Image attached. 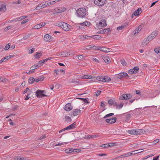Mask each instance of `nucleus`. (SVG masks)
Returning <instances> with one entry per match:
<instances>
[{"instance_id": "423d86ee", "label": "nucleus", "mask_w": 160, "mask_h": 160, "mask_svg": "<svg viewBox=\"0 0 160 160\" xmlns=\"http://www.w3.org/2000/svg\"><path fill=\"white\" fill-rule=\"evenodd\" d=\"M142 12V9L140 8H138L136 10L132 15V18H133L134 16H138Z\"/></svg>"}, {"instance_id": "bb28decb", "label": "nucleus", "mask_w": 160, "mask_h": 160, "mask_svg": "<svg viewBox=\"0 0 160 160\" xmlns=\"http://www.w3.org/2000/svg\"><path fill=\"white\" fill-rule=\"evenodd\" d=\"M26 18V16H23L19 17L18 18H16L15 19V21L17 22V21H20Z\"/></svg>"}, {"instance_id": "8fccbe9b", "label": "nucleus", "mask_w": 160, "mask_h": 160, "mask_svg": "<svg viewBox=\"0 0 160 160\" xmlns=\"http://www.w3.org/2000/svg\"><path fill=\"white\" fill-rule=\"evenodd\" d=\"M43 8H42V5H38V6L36 7L35 8V10H39L40 9H42Z\"/></svg>"}, {"instance_id": "6e6552de", "label": "nucleus", "mask_w": 160, "mask_h": 160, "mask_svg": "<svg viewBox=\"0 0 160 160\" xmlns=\"http://www.w3.org/2000/svg\"><path fill=\"white\" fill-rule=\"evenodd\" d=\"M117 120V118L115 117H114L112 118L106 119V122L110 124H112L115 122Z\"/></svg>"}, {"instance_id": "aec40b11", "label": "nucleus", "mask_w": 160, "mask_h": 160, "mask_svg": "<svg viewBox=\"0 0 160 160\" xmlns=\"http://www.w3.org/2000/svg\"><path fill=\"white\" fill-rule=\"evenodd\" d=\"M111 80V79L109 77L103 76L102 82H106L110 81Z\"/></svg>"}, {"instance_id": "5701e85b", "label": "nucleus", "mask_w": 160, "mask_h": 160, "mask_svg": "<svg viewBox=\"0 0 160 160\" xmlns=\"http://www.w3.org/2000/svg\"><path fill=\"white\" fill-rule=\"evenodd\" d=\"M103 60L107 63H109L110 62V59L108 57H103L102 58Z\"/></svg>"}, {"instance_id": "473e14b6", "label": "nucleus", "mask_w": 160, "mask_h": 160, "mask_svg": "<svg viewBox=\"0 0 160 160\" xmlns=\"http://www.w3.org/2000/svg\"><path fill=\"white\" fill-rule=\"evenodd\" d=\"M6 10V5H1L0 8V12L1 11L5 12Z\"/></svg>"}, {"instance_id": "9d476101", "label": "nucleus", "mask_w": 160, "mask_h": 160, "mask_svg": "<svg viewBox=\"0 0 160 160\" xmlns=\"http://www.w3.org/2000/svg\"><path fill=\"white\" fill-rule=\"evenodd\" d=\"M52 37L48 34H46L44 37V39L46 42H50L52 40Z\"/></svg>"}, {"instance_id": "1a4fd4ad", "label": "nucleus", "mask_w": 160, "mask_h": 160, "mask_svg": "<svg viewBox=\"0 0 160 160\" xmlns=\"http://www.w3.org/2000/svg\"><path fill=\"white\" fill-rule=\"evenodd\" d=\"M64 109L66 111H69L72 109V107L71 106V104L69 103L66 105Z\"/></svg>"}, {"instance_id": "a878e982", "label": "nucleus", "mask_w": 160, "mask_h": 160, "mask_svg": "<svg viewBox=\"0 0 160 160\" xmlns=\"http://www.w3.org/2000/svg\"><path fill=\"white\" fill-rule=\"evenodd\" d=\"M99 137L98 135H87L86 138L88 139H91L93 138H97Z\"/></svg>"}, {"instance_id": "ddd939ff", "label": "nucleus", "mask_w": 160, "mask_h": 160, "mask_svg": "<svg viewBox=\"0 0 160 160\" xmlns=\"http://www.w3.org/2000/svg\"><path fill=\"white\" fill-rule=\"evenodd\" d=\"M94 3L95 4L98 6H101L105 4L104 2H102V0H95Z\"/></svg>"}, {"instance_id": "c85d7f7f", "label": "nucleus", "mask_w": 160, "mask_h": 160, "mask_svg": "<svg viewBox=\"0 0 160 160\" xmlns=\"http://www.w3.org/2000/svg\"><path fill=\"white\" fill-rule=\"evenodd\" d=\"M143 133V131L142 129H136V134H141Z\"/></svg>"}, {"instance_id": "338daca9", "label": "nucleus", "mask_w": 160, "mask_h": 160, "mask_svg": "<svg viewBox=\"0 0 160 160\" xmlns=\"http://www.w3.org/2000/svg\"><path fill=\"white\" fill-rule=\"evenodd\" d=\"M28 21V19H26L22 21L21 22V24L22 25L27 22Z\"/></svg>"}, {"instance_id": "393cba45", "label": "nucleus", "mask_w": 160, "mask_h": 160, "mask_svg": "<svg viewBox=\"0 0 160 160\" xmlns=\"http://www.w3.org/2000/svg\"><path fill=\"white\" fill-rule=\"evenodd\" d=\"M127 132L129 134L132 135H135L136 134V129L129 130Z\"/></svg>"}, {"instance_id": "9b49d317", "label": "nucleus", "mask_w": 160, "mask_h": 160, "mask_svg": "<svg viewBox=\"0 0 160 160\" xmlns=\"http://www.w3.org/2000/svg\"><path fill=\"white\" fill-rule=\"evenodd\" d=\"M59 55L62 57H68L70 55V54L68 52L63 51L60 52L59 53Z\"/></svg>"}, {"instance_id": "3c124183", "label": "nucleus", "mask_w": 160, "mask_h": 160, "mask_svg": "<svg viewBox=\"0 0 160 160\" xmlns=\"http://www.w3.org/2000/svg\"><path fill=\"white\" fill-rule=\"evenodd\" d=\"M113 115H114L113 113H110L108 114H107L105 116H104V117H103V118H106L108 117L111 116Z\"/></svg>"}, {"instance_id": "4468645a", "label": "nucleus", "mask_w": 160, "mask_h": 160, "mask_svg": "<svg viewBox=\"0 0 160 160\" xmlns=\"http://www.w3.org/2000/svg\"><path fill=\"white\" fill-rule=\"evenodd\" d=\"M100 25H101V27H105L107 26V24L106 23V20L104 19H102L99 22Z\"/></svg>"}, {"instance_id": "49530a36", "label": "nucleus", "mask_w": 160, "mask_h": 160, "mask_svg": "<svg viewBox=\"0 0 160 160\" xmlns=\"http://www.w3.org/2000/svg\"><path fill=\"white\" fill-rule=\"evenodd\" d=\"M9 44L10 43H8L6 45L4 48V50L5 51L8 50L9 49V48H10V45Z\"/></svg>"}, {"instance_id": "7ed1b4c3", "label": "nucleus", "mask_w": 160, "mask_h": 160, "mask_svg": "<svg viewBox=\"0 0 160 160\" xmlns=\"http://www.w3.org/2000/svg\"><path fill=\"white\" fill-rule=\"evenodd\" d=\"M46 94L45 91H37L36 92V94L38 98H42L48 96V95H47Z\"/></svg>"}, {"instance_id": "e433bc0d", "label": "nucleus", "mask_w": 160, "mask_h": 160, "mask_svg": "<svg viewBox=\"0 0 160 160\" xmlns=\"http://www.w3.org/2000/svg\"><path fill=\"white\" fill-rule=\"evenodd\" d=\"M158 34V32L157 31H155L153 32L150 35L155 38L157 36Z\"/></svg>"}, {"instance_id": "a211bd4d", "label": "nucleus", "mask_w": 160, "mask_h": 160, "mask_svg": "<svg viewBox=\"0 0 160 160\" xmlns=\"http://www.w3.org/2000/svg\"><path fill=\"white\" fill-rule=\"evenodd\" d=\"M76 124L75 122H74L72 124L66 127V129H68V130H71L75 128L76 127Z\"/></svg>"}, {"instance_id": "2f4dec72", "label": "nucleus", "mask_w": 160, "mask_h": 160, "mask_svg": "<svg viewBox=\"0 0 160 160\" xmlns=\"http://www.w3.org/2000/svg\"><path fill=\"white\" fill-rule=\"evenodd\" d=\"M28 82L29 84H32L35 82V79L33 77H30L29 78Z\"/></svg>"}, {"instance_id": "58836bf2", "label": "nucleus", "mask_w": 160, "mask_h": 160, "mask_svg": "<svg viewBox=\"0 0 160 160\" xmlns=\"http://www.w3.org/2000/svg\"><path fill=\"white\" fill-rule=\"evenodd\" d=\"M150 41H148V40H147V38L144 39L143 42H142V45L143 46H145L147 44H148Z\"/></svg>"}, {"instance_id": "f03ea898", "label": "nucleus", "mask_w": 160, "mask_h": 160, "mask_svg": "<svg viewBox=\"0 0 160 160\" xmlns=\"http://www.w3.org/2000/svg\"><path fill=\"white\" fill-rule=\"evenodd\" d=\"M58 26L62 28L64 31H68L71 29V26L68 24L64 22H61L58 23Z\"/></svg>"}, {"instance_id": "37998d69", "label": "nucleus", "mask_w": 160, "mask_h": 160, "mask_svg": "<svg viewBox=\"0 0 160 160\" xmlns=\"http://www.w3.org/2000/svg\"><path fill=\"white\" fill-rule=\"evenodd\" d=\"M128 73L129 74H133L136 73V71H134L132 69H130L128 71Z\"/></svg>"}, {"instance_id": "f8f14e48", "label": "nucleus", "mask_w": 160, "mask_h": 160, "mask_svg": "<svg viewBox=\"0 0 160 160\" xmlns=\"http://www.w3.org/2000/svg\"><path fill=\"white\" fill-rule=\"evenodd\" d=\"M111 30L110 28H106L103 30H101L100 31L97 32V33L98 34H102L104 33L105 32H110Z\"/></svg>"}, {"instance_id": "bf43d9fd", "label": "nucleus", "mask_w": 160, "mask_h": 160, "mask_svg": "<svg viewBox=\"0 0 160 160\" xmlns=\"http://www.w3.org/2000/svg\"><path fill=\"white\" fill-rule=\"evenodd\" d=\"M60 86L59 84H57L55 86H54V88L55 89H58L60 88Z\"/></svg>"}, {"instance_id": "2eb2a0df", "label": "nucleus", "mask_w": 160, "mask_h": 160, "mask_svg": "<svg viewBox=\"0 0 160 160\" xmlns=\"http://www.w3.org/2000/svg\"><path fill=\"white\" fill-rule=\"evenodd\" d=\"M99 50L103 52H108L110 51V49L109 48H106L105 47H99Z\"/></svg>"}, {"instance_id": "7c9ffc66", "label": "nucleus", "mask_w": 160, "mask_h": 160, "mask_svg": "<svg viewBox=\"0 0 160 160\" xmlns=\"http://www.w3.org/2000/svg\"><path fill=\"white\" fill-rule=\"evenodd\" d=\"M74 150L71 148L67 149L65 150V152L66 153H69L72 152H74Z\"/></svg>"}, {"instance_id": "79ce46f5", "label": "nucleus", "mask_w": 160, "mask_h": 160, "mask_svg": "<svg viewBox=\"0 0 160 160\" xmlns=\"http://www.w3.org/2000/svg\"><path fill=\"white\" fill-rule=\"evenodd\" d=\"M108 103L110 105H116V103L114 102L112 99L109 100L108 101Z\"/></svg>"}, {"instance_id": "e2e57ef3", "label": "nucleus", "mask_w": 160, "mask_h": 160, "mask_svg": "<svg viewBox=\"0 0 160 160\" xmlns=\"http://www.w3.org/2000/svg\"><path fill=\"white\" fill-rule=\"evenodd\" d=\"M41 66H40L38 65V64H37L36 65H34L32 66L31 68H31H36V67H37V68H38V67H40Z\"/></svg>"}, {"instance_id": "cd10ccee", "label": "nucleus", "mask_w": 160, "mask_h": 160, "mask_svg": "<svg viewBox=\"0 0 160 160\" xmlns=\"http://www.w3.org/2000/svg\"><path fill=\"white\" fill-rule=\"evenodd\" d=\"M144 151L143 149H139L136 150H135L133 151V155H135L138 153H139L140 152H142Z\"/></svg>"}, {"instance_id": "b1692460", "label": "nucleus", "mask_w": 160, "mask_h": 160, "mask_svg": "<svg viewBox=\"0 0 160 160\" xmlns=\"http://www.w3.org/2000/svg\"><path fill=\"white\" fill-rule=\"evenodd\" d=\"M91 38H93V39L94 40H100L101 38L102 37L100 35H96L91 36Z\"/></svg>"}, {"instance_id": "c9c22d12", "label": "nucleus", "mask_w": 160, "mask_h": 160, "mask_svg": "<svg viewBox=\"0 0 160 160\" xmlns=\"http://www.w3.org/2000/svg\"><path fill=\"white\" fill-rule=\"evenodd\" d=\"M42 52H36V54L35 55V56H36V58H39L42 55Z\"/></svg>"}, {"instance_id": "09e8293b", "label": "nucleus", "mask_w": 160, "mask_h": 160, "mask_svg": "<svg viewBox=\"0 0 160 160\" xmlns=\"http://www.w3.org/2000/svg\"><path fill=\"white\" fill-rule=\"evenodd\" d=\"M121 62L123 66H125L127 64V63L126 62L125 60L124 59L121 60Z\"/></svg>"}, {"instance_id": "de8ad7c7", "label": "nucleus", "mask_w": 160, "mask_h": 160, "mask_svg": "<svg viewBox=\"0 0 160 160\" xmlns=\"http://www.w3.org/2000/svg\"><path fill=\"white\" fill-rule=\"evenodd\" d=\"M78 58L79 60L82 61L84 59V57L82 55L78 56Z\"/></svg>"}, {"instance_id": "f704fd0d", "label": "nucleus", "mask_w": 160, "mask_h": 160, "mask_svg": "<svg viewBox=\"0 0 160 160\" xmlns=\"http://www.w3.org/2000/svg\"><path fill=\"white\" fill-rule=\"evenodd\" d=\"M32 93L31 92L28 93L26 97L25 98V100H28L32 96Z\"/></svg>"}, {"instance_id": "a18cd8bd", "label": "nucleus", "mask_w": 160, "mask_h": 160, "mask_svg": "<svg viewBox=\"0 0 160 160\" xmlns=\"http://www.w3.org/2000/svg\"><path fill=\"white\" fill-rule=\"evenodd\" d=\"M125 27V25H122L118 27L117 28V29L118 30H122Z\"/></svg>"}, {"instance_id": "c03bdc74", "label": "nucleus", "mask_w": 160, "mask_h": 160, "mask_svg": "<svg viewBox=\"0 0 160 160\" xmlns=\"http://www.w3.org/2000/svg\"><path fill=\"white\" fill-rule=\"evenodd\" d=\"M100 47L98 46H95L92 45V49L96 50L98 49L99 50Z\"/></svg>"}, {"instance_id": "4be33fe9", "label": "nucleus", "mask_w": 160, "mask_h": 160, "mask_svg": "<svg viewBox=\"0 0 160 160\" xmlns=\"http://www.w3.org/2000/svg\"><path fill=\"white\" fill-rule=\"evenodd\" d=\"M132 155H133V151L132 152H129L126 153L124 154H123L121 156V157H125L130 156Z\"/></svg>"}, {"instance_id": "c756f323", "label": "nucleus", "mask_w": 160, "mask_h": 160, "mask_svg": "<svg viewBox=\"0 0 160 160\" xmlns=\"http://www.w3.org/2000/svg\"><path fill=\"white\" fill-rule=\"evenodd\" d=\"M63 8L64 9L63 10H62V8H59V9H55V10L56 11V12H57L58 13H60L62 12H63L65 10H66L65 8Z\"/></svg>"}, {"instance_id": "680f3d73", "label": "nucleus", "mask_w": 160, "mask_h": 160, "mask_svg": "<svg viewBox=\"0 0 160 160\" xmlns=\"http://www.w3.org/2000/svg\"><path fill=\"white\" fill-rule=\"evenodd\" d=\"M144 26V24L142 23L141 24L138 26V27L139 29H140V30L142 29Z\"/></svg>"}, {"instance_id": "0eeeda50", "label": "nucleus", "mask_w": 160, "mask_h": 160, "mask_svg": "<svg viewBox=\"0 0 160 160\" xmlns=\"http://www.w3.org/2000/svg\"><path fill=\"white\" fill-rule=\"evenodd\" d=\"M129 77V76L128 75V74L126 72L121 73L118 74L116 78H117L121 79L123 77Z\"/></svg>"}, {"instance_id": "412c9836", "label": "nucleus", "mask_w": 160, "mask_h": 160, "mask_svg": "<svg viewBox=\"0 0 160 160\" xmlns=\"http://www.w3.org/2000/svg\"><path fill=\"white\" fill-rule=\"evenodd\" d=\"M44 79V77L42 76L38 77L37 78L35 79V82H38L39 81H42Z\"/></svg>"}, {"instance_id": "ea45409f", "label": "nucleus", "mask_w": 160, "mask_h": 160, "mask_svg": "<svg viewBox=\"0 0 160 160\" xmlns=\"http://www.w3.org/2000/svg\"><path fill=\"white\" fill-rule=\"evenodd\" d=\"M8 81V79L6 78H2L1 77H0V82L1 81L3 82H7Z\"/></svg>"}, {"instance_id": "603ef678", "label": "nucleus", "mask_w": 160, "mask_h": 160, "mask_svg": "<svg viewBox=\"0 0 160 160\" xmlns=\"http://www.w3.org/2000/svg\"><path fill=\"white\" fill-rule=\"evenodd\" d=\"M103 76H99L97 77L96 79L98 81L102 82V79Z\"/></svg>"}, {"instance_id": "774afa93", "label": "nucleus", "mask_w": 160, "mask_h": 160, "mask_svg": "<svg viewBox=\"0 0 160 160\" xmlns=\"http://www.w3.org/2000/svg\"><path fill=\"white\" fill-rule=\"evenodd\" d=\"M35 50V48H33L32 49H31L29 51V54L32 53H33L34 52Z\"/></svg>"}, {"instance_id": "4d7b16f0", "label": "nucleus", "mask_w": 160, "mask_h": 160, "mask_svg": "<svg viewBox=\"0 0 160 160\" xmlns=\"http://www.w3.org/2000/svg\"><path fill=\"white\" fill-rule=\"evenodd\" d=\"M134 71H136V73L138 72V71L139 68L138 67H135L133 69H132Z\"/></svg>"}, {"instance_id": "dca6fc26", "label": "nucleus", "mask_w": 160, "mask_h": 160, "mask_svg": "<svg viewBox=\"0 0 160 160\" xmlns=\"http://www.w3.org/2000/svg\"><path fill=\"white\" fill-rule=\"evenodd\" d=\"M14 159L15 160H30L28 158L22 156H16Z\"/></svg>"}, {"instance_id": "a19ab883", "label": "nucleus", "mask_w": 160, "mask_h": 160, "mask_svg": "<svg viewBox=\"0 0 160 160\" xmlns=\"http://www.w3.org/2000/svg\"><path fill=\"white\" fill-rule=\"evenodd\" d=\"M154 51L157 53L160 52V47H157L154 49Z\"/></svg>"}, {"instance_id": "6e6d98bb", "label": "nucleus", "mask_w": 160, "mask_h": 160, "mask_svg": "<svg viewBox=\"0 0 160 160\" xmlns=\"http://www.w3.org/2000/svg\"><path fill=\"white\" fill-rule=\"evenodd\" d=\"M36 68H37V67L30 68V71L28 72V73L30 74L34 72V70Z\"/></svg>"}, {"instance_id": "5fc2aeb1", "label": "nucleus", "mask_w": 160, "mask_h": 160, "mask_svg": "<svg viewBox=\"0 0 160 160\" xmlns=\"http://www.w3.org/2000/svg\"><path fill=\"white\" fill-rule=\"evenodd\" d=\"M87 50H89L92 49V45H90L86 46Z\"/></svg>"}, {"instance_id": "0e129e2a", "label": "nucleus", "mask_w": 160, "mask_h": 160, "mask_svg": "<svg viewBox=\"0 0 160 160\" xmlns=\"http://www.w3.org/2000/svg\"><path fill=\"white\" fill-rule=\"evenodd\" d=\"M123 105V103H121L119 104V106H118L117 107V109H121Z\"/></svg>"}, {"instance_id": "4c0bfd02", "label": "nucleus", "mask_w": 160, "mask_h": 160, "mask_svg": "<svg viewBox=\"0 0 160 160\" xmlns=\"http://www.w3.org/2000/svg\"><path fill=\"white\" fill-rule=\"evenodd\" d=\"M68 143V142H61L59 143H57L55 145V146H62L64 145V144H67Z\"/></svg>"}, {"instance_id": "f257e3e1", "label": "nucleus", "mask_w": 160, "mask_h": 160, "mask_svg": "<svg viewBox=\"0 0 160 160\" xmlns=\"http://www.w3.org/2000/svg\"><path fill=\"white\" fill-rule=\"evenodd\" d=\"M86 13V9L83 8H81L77 10L76 14L78 17L83 18L85 17Z\"/></svg>"}, {"instance_id": "69168bd1", "label": "nucleus", "mask_w": 160, "mask_h": 160, "mask_svg": "<svg viewBox=\"0 0 160 160\" xmlns=\"http://www.w3.org/2000/svg\"><path fill=\"white\" fill-rule=\"evenodd\" d=\"M30 35L31 34H28V35H26L25 36H24L23 37V39L25 40H26L30 36Z\"/></svg>"}, {"instance_id": "39448f33", "label": "nucleus", "mask_w": 160, "mask_h": 160, "mask_svg": "<svg viewBox=\"0 0 160 160\" xmlns=\"http://www.w3.org/2000/svg\"><path fill=\"white\" fill-rule=\"evenodd\" d=\"M132 98V95L130 94H124L122 95L119 98L120 100H127L130 99Z\"/></svg>"}, {"instance_id": "6ab92c4d", "label": "nucleus", "mask_w": 160, "mask_h": 160, "mask_svg": "<svg viewBox=\"0 0 160 160\" xmlns=\"http://www.w3.org/2000/svg\"><path fill=\"white\" fill-rule=\"evenodd\" d=\"M91 23L88 21H85L84 22L80 23H79L78 24L80 25L81 26H90Z\"/></svg>"}, {"instance_id": "864d4df0", "label": "nucleus", "mask_w": 160, "mask_h": 160, "mask_svg": "<svg viewBox=\"0 0 160 160\" xmlns=\"http://www.w3.org/2000/svg\"><path fill=\"white\" fill-rule=\"evenodd\" d=\"M80 99H81L83 100L84 103H87L88 104L89 103V102L88 100L86 98H79Z\"/></svg>"}, {"instance_id": "13d9d810", "label": "nucleus", "mask_w": 160, "mask_h": 160, "mask_svg": "<svg viewBox=\"0 0 160 160\" xmlns=\"http://www.w3.org/2000/svg\"><path fill=\"white\" fill-rule=\"evenodd\" d=\"M34 28L35 29H39L41 28V27H40V25L39 24H37L35 25L34 26Z\"/></svg>"}, {"instance_id": "20e7f679", "label": "nucleus", "mask_w": 160, "mask_h": 160, "mask_svg": "<svg viewBox=\"0 0 160 160\" xmlns=\"http://www.w3.org/2000/svg\"><path fill=\"white\" fill-rule=\"evenodd\" d=\"M83 109V108H80V109L77 108L74 109L72 111V114L74 116H77L80 113L82 110Z\"/></svg>"}, {"instance_id": "72a5a7b5", "label": "nucleus", "mask_w": 160, "mask_h": 160, "mask_svg": "<svg viewBox=\"0 0 160 160\" xmlns=\"http://www.w3.org/2000/svg\"><path fill=\"white\" fill-rule=\"evenodd\" d=\"M140 30V29H139L138 28H137L133 32V35H136Z\"/></svg>"}, {"instance_id": "052dcab7", "label": "nucleus", "mask_w": 160, "mask_h": 160, "mask_svg": "<svg viewBox=\"0 0 160 160\" xmlns=\"http://www.w3.org/2000/svg\"><path fill=\"white\" fill-rule=\"evenodd\" d=\"M101 147L102 148H108L109 147L108 144L106 143L105 144L103 145H102L101 146Z\"/></svg>"}, {"instance_id": "f3484780", "label": "nucleus", "mask_w": 160, "mask_h": 160, "mask_svg": "<svg viewBox=\"0 0 160 160\" xmlns=\"http://www.w3.org/2000/svg\"><path fill=\"white\" fill-rule=\"evenodd\" d=\"M81 78L83 79H94V80H95V78L92 77V75H84Z\"/></svg>"}]
</instances>
